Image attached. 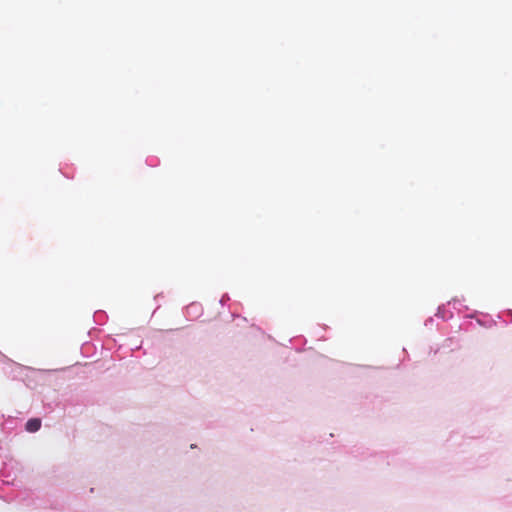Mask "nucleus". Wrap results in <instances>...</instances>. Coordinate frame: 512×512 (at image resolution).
<instances>
[{
  "label": "nucleus",
  "instance_id": "nucleus-1",
  "mask_svg": "<svg viewBox=\"0 0 512 512\" xmlns=\"http://www.w3.org/2000/svg\"><path fill=\"white\" fill-rule=\"evenodd\" d=\"M41 427V420L39 418H32L26 422V430L30 433L37 432Z\"/></svg>",
  "mask_w": 512,
  "mask_h": 512
}]
</instances>
